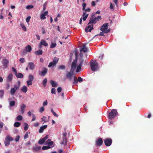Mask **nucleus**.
<instances>
[{
  "mask_svg": "<svg viewBox=\"0 0 153 153\" xmlns=\"http://www.w3.org/2000/svg\"><path fill=\"white\" fill-rule=\"evenodd\" d=\"M48 102L47 100H46L43 103V106H45L47 105Z\"/></svg>",
  "mask_w": 153,
  "mask_h": 153,
  "instance_id": "774afa93",
  "label": "nucleus"
},
{
  "mask_svg": "<svg viewBox=\"0 0 153 153\" xmlns=\"http://www.w3.org/2000/svg\"><path fill=\"white\" fill-rule=\"evenodd\" d=\"M13 79V75L12 74H10L7 76V81L8 82H10Z\"/></svg>",
  "mask_w": 153,
  "mask_h": 153,
  "instance_id": "dca6fc26",
  "label": "nucleus"
},
{
  "mask_svg": "<svg viewBox=\"0 0 153 153\" xmlns=\"http://www.w3.org/2000/svg\"><path fill=\"white\" fill-rule=\"evenodd\" d=\"M74 71H70L69 72H68L66 74V77L70 81L72 80V76L73 75Z\"/></svg>",
  "mask_w": 153,
  "mask_h": 153,
  "instance_id": "39448f33",
  "label": "nucleus"
},
{
  "mask_svg": "<svg viewBox=\"0 0 153 153\" xmlns=\"http://www.w3.org/2000/svg\"><path fill=\"white\" fill-rule=\"evenodd\" d=\"M33 7V6L32 5H28L26 6V8L27 9H30Z\"/></svg>",
  "mask_w": 153,
  "mask_h": 153,
  "instance_id": "a18cd8bd",
  "label": "nucleus"
},
{
  "mask_svg": "<svg viewBox=\"0 0 153 153\" xmlns=\"http://www.w3.org/2000/svg\"><path fill=\"white\" fill-rule=\"evenodd\" d=\"M15 102L14 101H11L10 102V105L11 107H13L15 105Z\"/></svg>",
  "mask_w": 153,
  "mask_h": 153,
  "instance_id": "37998d69",
  "label": "nucleus"
},
{
  "mask_svg": "<svg viewBox=\"0 0 153 153\" xmlns=\"http://www.w3.org/2000/svg\"><path fill=\"white\" fill-rule=\"evenodd\" d=\"M28 79L29 80L32 81L34 79L33 76L31 74H30L28 76Z\"/></svg>",
  "mask_w": 153,
  "mask_h": 153,
  "instance_id": "4c0bfd02",
  "label": "nucleus"
},
{
  "mask_svg": "<svg viewBox=\"0 0 153 153\" xmlns=\"http://www.w3.org/2000/svg\"><path fill=\"white\" fill-rule=\"evenodd\" d=\"M47 117L45 116H43L42 118V121H44L45 123L47 122L46 120Z\"/></svg>",
  "mask_w": 153,
  "mask_h": 153,
  "instance_id": "09e8293b",
  "label": "nucleus"
},
{
  "mask_svg": "<svg viewBox=\"0 0 153 153\" xmlns=\"http://www.w3.org/2000/svg\"><path fill=\"white\" fill-rule=\"evenodd\" d=\"M47 2H45L44 4H43V10H45L46 9V7L47 5Z\"/></svg>",
  "mask_w": 153,
  "mask_h": 153,
  "instance_id": "680f3d73",
  "label": "nucleus"
},
{
  "mask_svg": "<svg viewBox=\"0 0 153 153\" xmlns=\"http://www.w3.org/2000/svg\"><path fill=\"white\" fill-rule=\"evenodd\" d=\"M42 50H39L36 51L35 52V54L36 55H42Z\"/></svg>",
  "mask_w": 153,
  "mask_h": 153,
  "instance_id": "c756f323",
  "label": "nucleus"
},
{
  "mask_svg": "<svg viewBox=\"0 0 153 153\" xmlns=\"http://www.w3.org/2000/svg\"><path fill=\"white\" fill-rule=\"evenodd\" d=\"M85 44H84L83 45V47L81 51H82L83 52L85 53L87 52V48L85 47Z\"/></svg>",
  "mask_w": 153,
  "mask_h": 153,
  "instance_id": "c85d7f7f",
  "label": "nucleus"
},
{
  "mask_svg": "<svg viewBox=\"0 0 153 153\" xmlns=\"http://www.w3.org/2000/svg\"><path fill=\"white\" fill-rule=\"evenodd\" d=\"M19 86H18V85H14L13 86V88H14L16 90H17L18 89H19Z\"/></svg>",
  "mask_w": 153,
  "mask_h": 153,
  "instance_id": "052dcab7",
  "label": "nucleus"
},
{
  "mask_svg": "<svg viewBox=\"0 0 153 153\" xmlns=\"http://www.w3.org/2000/svg\"><path fill=\"white\" fill-rule=\"evenodd\" d=\"M20 138V137L19 135L17 136L15 138V140L16 142H18Z\"/></svg>",
  "mask_w": 153,
  "mask_h": 153,
  "instance_id": "49530a36",
  "label": "nucleus"
},
{
  "mask_svg": "<svg viewBox=\"0 0 153 153\" xmlns=\"http://www.w3.org/2000/svg\"><path fill=\"white\" fill-rule=\"evenodd\" d=\"M82 66L78 65L76 68V72H78L80 71L81 70V67Z\"/></svg>",
  "mask_w": 153,
  "mask_h": 153,
  "instance_id": "c9c22d12",
  "label": "nucleus"
},
{
  "mask_svg": "<svg viewBox=\"0 0 153 153\" xmlns=\"http://www.w3.org/2000/svg\"><path fill=\"white\" fill-rule=\"evenodd\" d=\"M101 19L100 16H98L95 17L94 14H92L90 18L89 21L88 23V26L85 28V31L86 32H91V31L94 29L93 24H95L100 20Z\"/></svg>",
  "mask_w": 153,
  "mask_h": 153,
  "instance_id": "f257e3e1",
  "label": "nucleus"
},
{
  "mask_svg": "<svg viewBox=\"0 0 153 153\" xmlns=\"http://www.w3.org/2000/svg\"><path fill=\"white\" fill-rule=\"evenodd\" d=\"M5 139L10 142V141H12L14 140L13 137H11L9 135L7 136L6 137Z\"/></svg>",
  "mask_w": 153,
  "mask_h": 153,
  "instance_id": "b1692460",
  "label": "nucleus"
},
{
  "mask_svg": "<svg viewBox=\"0 0 153 153\" xmlns=\"http://www.w3.org/2000/svg\"><path fill=\"white\" fill-rule=\"evenodd\" d=\"M32 115L33 116V117L31 121H34L35 120L36 118L35 117V116L34 114H33Z\"/></svg>",
  "mask_w": 153,
  "mask_h": 153,
  "instance_id": "338daca9",
  "label": "nucleus"
},
{
  "mask_svg": "<svg viewBox=\"0 0 153 153\" xmlns=\"http://www.w3.org/2000/svg\"><path fill=\"white\" fill-rule=\"evenodd\" d=\"M103 140L101 138H99L97 140L95 143L96 146H100L103 143Z\"/></svg>",
  "mask_w": 153,
  "mask_h": 153,
  "instance_id": "1a4fd4ad",
  "label": "nucleus"
},
{
  "mask_svg": "<svg viewBox=\"0 0 153 153\" xmlns=\"http://www.w3.org/2000/svg\"><path fill=\"white\" fill-rule=\"evenodd\" d=\"M108 23H107L104 24L101 26L100 30L104 33H107L110 31L109 29L108 30Z\"/></svg>",
  "mask_w": 153,
  "mask_h": 153,
  "instance_id": "f03ea898",
  "label": "nucleus"
},
{
  "mask_svg": "<svg viewBox=\"0 0 153 153\" xmlns=\"http://www.w3.org/2000/svg\"><path fill=\"white\" fill-rule=\"evenodd\" d=\"M117 110L115 109H112L109 114L108 118L112 120L117 116Z\"/></svg>",
  "mask_w": 153,
  "mask_h": 153,
  "instance_id": "7ed1b4c3",
  "label": "nucleus"
},
{
  "mask_svg": "<svg viewBox=\"0 0 153 153\" xmlns=\"http://www.w3.org/2000/svg\"><path fill=\"white\" fill-rule=\"evenodd\" d=\"M30 18H31L30 16H28L26 18V20L27 22H29Z\"/></svg>",
  "mask_w": 153,
  "mask_h": 153,
  "instance_id": "bf43d9fd",
  "label": "nucleus"
},
{
  "mask_svg": "<svg viewBox=\"0 0 153 153\" xmlns=\"http://www.w3.org/2000/svg\"><path fill=\"white\" fill-rule=\"evenodd\" d=\"M45 110L44 108L43 107H42L40 108V110H39V112H42L44 111Z\"/></svg>",
  "mask_w": 153,
  "mask_h": 153,
  "instance_id": "6e6d98bb",
  "label": "nucleus"
},
{
  "mask_svg": "<svg viewBox=\"0 0 153 153\" xmlns=\"http://www.w3.org/2000/svg\"><path fill=\"white\" fill-rule=\"evenodd\" d=\"M19 61L22 63H23L25 62V59L24 58H21L20 59Z\"/></svg>",
  "mask_w": 153,
  "mask_h": 153,
  "instance_id": "13d9d810",
  "label": "nucleus"
},
{
  "mask_svg": "<svg viewBox=\"0 0 153 153\" xmlns=\"http://www.w3.org/2000/svg\"><path fill=\"white\" fill-rule=\"evenodd\" d=\"M49 136L47 135L45 136L42 139H40L38 141V143L40 145H42L45 142V140L48 138Z\"/></svg>",
  "mask_w": 153,
  "mask_h": 153,
  "instance_id": "9b49d317",
  "label": "nucleus"
},
{
  "mask_svg": "<svg viewBox=\"0 0 153 153\" xmlns=\"http://www.w3.org/2000/svg\"><path fill=\"white\" fill-rule=\"evenodd\" d=\"M59 59L58 58L55 57H54L52 62L53 63L54 65H55L57 63Z\"/></svg>",
  "mask_w": 153,
  "mask_h": 153,
  "instance_id": "aec40b11",
  "label": "nucleus"
},
{
  "mask_svg": "<svg viewBox=\"0 0 153 153\" xmlns=\"http://www.w3.org/2000/svg\"><path fill=\"white\" fill-rule=\"evenodd\" d=\"M4 94V90H0V98H2Z\"/></svg>",
  "mask_w": 153,
  "mask_h": 153,
  "instance_id": "e433bc0d",
  "label": "nucleus"
},
{
  "mask_svg": "<svg viewBox=\"0 0 153 153\" xmlns=\"http://www.w3.org/2000/svg\"><path fill=\"white\" fill-rule=\"evenodd\" d=\"M50 83L51 84L52 86L53 87H56L57 85V84L56 83L52 80H51Z\"/></svg>",
  "mask_w": 153,
  "mask_h": 153,
  "instance_id": "bb28decb",
  "label": "nucleus"
},
{
  "mask_svg": "<svg viewBox=\"0 0 153 153\" xmlns=\"http://www.w3.org/2000/svg\"><path fill=\"white\" fill-rule=\"evenodd\" d=\"M20 25L24 31H27V28L24 24L21 23Z\"/></svg>",
  "mask_w": 153,
  "mask_h": 153,
  "instance_id": "2f4dec72",
  "label": "nucleus"
},
{
  "mask_svg": "<svg viewBox=\"0 0 153 153\" xmlns=\"http://www.w3.org/2000/svg\"><path fill=\"white\" fill-rule=\"evenodd\" d=\"M48 13V11H46L44 13L42 14L40 16V18L42 19H46L45 16L47 15Z\"/></svg>",
  "mask_w": 153,
  "mask_h": 153,
  "instance_id": "2eb2a0df",
  "label": "nucleus"
},
{
  "mask_svg": "<svg viewBox=\"0 0 153 153\" xmlns=\"http://www.w3.org/2000/svg\"><path fill=\"white\" fill-rule=\"evenodd\" d=\"M65 65H60L58 67V69L59 70H64L65 69Z\"/></svg>",
  "mask_w": 153,
  "mask_h": 153,
  "instance_id": "473e14b6",
  "label": "nucleus"
},
{
  "mask_svg": "<svg viewBox=\"0 0 153 153\" xmlns=\"http://www.w3.org/2000/svg\"><path fill=\"white\" fill-rule=\"evenodd\" d=\"M26 51L29 52H30L32 50V48L30 45H28L26 48Z\"/></svg>",
  "mask_w": 153,
  "mask_h": 153,
  "instance_id": "cd10ccee",
  "label": "nucleus"
},
{
  "mask_svg": "<svg viewBox=\"0 0 153 153\" xmlns=\"http://www.w3.org/2000/svg\"><path fill=\"white\" fill-rule=\"evenodd\" d=\"M40 42L41 43V45H42L45 46L46 47L48 45V43L44 40H41Z\"/></svg>",
  "mask_w": 153,
  "mask_h": 153,
  "instance_id": "412c9836",
  "label": "nucleus"
},
{
  "mask_svg": "<svg viewBox=\"0 0 153 153\" xmlns=\"http://www.w3.org/2000/svg\"><path fill=\"white\" fill-rule=\"evenodd\" d=\"M16 90L14 88H12L10 90V94L12 95H13L15 93Z\"/></svg>",
  "mask_w": 153,
  "mask_h": 153,
  "instance_id": "ea45409f",
  "label": "nucleus"
},
{
  "mask_svg": "<svg viewBox=\"0 0 153 153\" xmlns=\"http://www.w3.org/2000/svg\"><path fill=\"white\" fill-rule=\"evenodd\" d=\"M91 9L90 8H88L87 9H85V10H84V11H85L84 12H85V13H86V12H89L91 11Z\"/></svg>",
  "mask_w": 153,
  "mask_h": 153,
  "instance_id": "8fccbe9b",
  "label": "nucleus"
},
{
  "mask_svg": "<svg viewBox=\"0 0 153 153\" xmlns=\"http://www.w3.org/2000/svg\"><path fill=\"white\" fill-rule=\"evenodd\" d=\"M91 5L92 6L94 7L96 5L95 2L94 1H92L91 2Z\"/></svg>",
  "mask_w": 153,
  "mask_h": 153,
  "instance_id": "69168bd1",
  "label": "nucleus"
},
{
  "mask_svg": "<svg viewBox=\"0 0 153 153\" xmlns=\"http://www.w3.org/2000/svg\"><path fill=\"white\" fill-rule=\"evenodd\" d=\"M28 137V132H27L24 136V139H26Z\"/></svg>",
  "mask_w": 153,
  "mask_h": 153,
  "instance_id": "4d7b16f0",
  "label": "nucleus"
},
{
  "mask_svg": "<svg viewBox=\"0 0 153 153\" xmlns=\"http://www.w3.org/2000/svg\"><path fill=\"white\" fill-rule=\"evenodd\" d=\"M4 144L6 146H7L10 145V142L5 139L4 141Z\"/></svg>",
  "mask_w": 153,
  "mask_h": 153,
  "instance_id": "58836bf2",
  "label": "nucleus"
},
{
  "mask_svg": "<svg viewBox=\"0 0 153 153\" xmlns=\"http://www.w3.org/2000/svg\"><path fill=\"white\" fill-rule=\"evenodd\" d=\"M15 76L17 78H22L24 77L22 74L21 73H17L15 75Z\"/></svg>",
  "mask_w": 153,
  "mask_h": 153,
  "instance_id": "393cba45",
  "label": "nucleus"
},
{
  "mask_svg": "<svg viewBox=\"0 0 153 153\" xmlns=\"http://www.w3.org/2000/svg\"><path fill=\"white\" fill-rule=\"evenodd\" d=\"M12 70L13 72L15 73V75L17 73V71L16 69L14 67H12Z\"/></svg>",
  "mask_w": 153,
  "mask_h": 153,
  "instance_id": "de8ad7c7",
  "label": "nucleus"
},
{
  "mask_svg": "<svg viewBox=\"0 0 153 153\" xmlns=\"http://www.w3.org/2000/svg\"><path fill=\"white\" fill-rule=\"evenodd\" d=\"M83 81L82 79L80 77H79L77 79V77L74 76V82H73V84H77L78 82H82Z\"/></svg>",
  "mask_w": 153,
  "mask_h": 153,
  "instance_id": "423d86ee",
  "label": "nucleus"
},
{
  "mask_svg": "<svg viewBox=\"0 0 153 153\" xmlns=\"http://www.w3.org/2000/svg\"><path fill=\"white\" fill-rule=\"evenodd\" d=\"M9 61L6 59H3L2 60V64L3 66L5 68H6L7 67V65L9 63Z\"/></svg>",
  "mask_w": 153,
  "mask_h": 153,
  "instance_id": "9d476101",
  "label": "nucleus"
},
{
  "mask_svg": "<svg viewBox=\"0 0 153 153\" xmlns=\"http://www.w3.org/2000/svg\"><path fill=\"white\" fill-rule=\"evenodd\" d=\"M55 66L54 64H53V63L52 62H51L49 63V65H48V67H51L52 66Z\"/></svg>",
  "mask_w": 153,
  "mask_h": 153,
  "instance_id": "0e129e2a",
  "label": "nucleus"
},
{
  "mask_svg": "<svg viewBox=\"0 0 153 153\" xmlns=\"http://www.w3.org/2000/svg\"><path fill=\"white\" fill-rule=\"evenodd\" d=\"M47 82V78H45L43 81V84L44 87H45L46 85V83Z\"/></svg>",
  "mask_w": 153,
  "mask_h": 153,
  "instance_id": "a19ab883",
  "label": "nucleus"
},
{
  "mask_svg": "<svg viewBox=\"0 0 153 153\" xmlns=\"http://www.w3.org/2000/svg\"><path fill=\"white\" fill-rule=\"evenodd\" d=\"M86 4L85 3H83L82 4V10L83 11H84V10H85V7L86 6Z\"/></svg>",
  "mask_w": 153,
  "mask_h": 153,
  "instance_id": "603ef678",
  "label": "nucleus"
},
{
  "mask_svg": "<svg viewBox=\"0 0 153 153\" xmlns=\"http://www.w3.org/2000/svg\"><path fill=\"white\" fill-rule=\"evenodd\" d=\"M32 81L30 80H28L27 81V83L28 86L30 85H31L32 84Z\"/></svg>",
  "mask_w": 153,
  "mask_h": 153,
  "instance_id": "3c124183",
  "label": "nucleus"
},
{
  "mask_svg": "<svg viewBox=\"0 0 153 153\" xmlns=\"http://www.w3.org/2000/svg\"><path fill=\"white\" fill-rule=\"evenodd\" d=\"M51 93L52 94H56V89L54 88H52L51 90Z\"/></svg>",
  "mask_w": 153,
  "mask_h": 153,
  "instance_id": "864d4df0",
  "label": "nucleus"
},
{
  "mask_svg": "<svg viewBox=\"0 0 153 153\" xmlns=\"http://www.w3.org/2000/svg\"><path fill=\"white\" fill-rule=\"evenodd\" d=\"M40 146L37 147V146L35 147H33V150L34 152H37L41 149Z\"/></svg>",
  "mask_w": 153,
  "mask_h": 153,
  "instance_id": "5701e85b",
  "label": "nucleus"
},
{
  "mask_svg": "<svg viewBox=\"0 0 153 153\" xmlns=\"http://www.w3.org/2000/svg\"><path fill=\"white\" fill-rule=\"evenodd\" d=\"M21 124L20 123L17 122L15 123L14 124V126L15 127H18L20 126Z\"/></svg>",
  "mask_w": 153,
  "mask_h": 153,
  "instance_id": "7c9ffc66",
  "label": "nucleus"
},
{
  "mask_svg": "<svg viewBox=\"0 0 153 153\" xmlns=\"http://www.w3.org/2000/svg\"><path fill=\"white\" fill-rule=\"evenodd\" d=\"M51 147L48 146H43L42 148V149L43 150H45L46 149H50Z\"/></svg>",
  "mask_w": 153,
  "mask_h": 153,
  "instance_id": "79ce46f5",
  "label": "nucleus"
},
{
  "mask_svg": "<svg viewBox=\"0 0 153 153\" xmlns=\"http://www.w3.org/2000/svg\"><path fill=\"white\" fill-rule=\"evenodd\" d=\"M21 90L24 93H26L27 91V88L25 86H23L21 88Z\"/></svg>",
  "mask_w": 153,
  "mask_h": 153,
  "instance_id": "4be33fe9",
  "label": "nucleus"
},
{
  "mask_svg": "<svg viewBox=\"0 0 153 153\" xmlns=\"http://www.w3.org/2000/svg\"><path fill=\"white\" fill-rule=\"evenodd\" d=\"M26 108V105L24 104H22L21 106V114H23L24 113V111L25 108Z\"/></svg>",
  "mask_w": 153,
  "mask_h": 153,
  "instance_id": "6ab92c4d",
  "label": "nucleus"
},
{
  "mask_svg": "<svg viewBox=\"0 0 153 153\" xmlns=\"http://www.w3.org/2000/svg\"><path fill=\"white\" fill-rule=\"evenodd\" d=\"M22 117L21 115H18L16 118L17 121H21L22 120Z\"/></svg>",
  "mask_w": 153,
  "mask_h": 153,
  "instance_id": "c03bdc74",
  "label": "nucleus"
},
{
  "mask_svg": "<svg viewBox=\"0 0 153 153\" xmlns=\"http://www.w3.org/2000/svg\"><path fill=\"white\" fill-rule=\"evenodd\" d=\"M47 127V125H45L43 126H42V127H41L40 129L39 130V132L40 133H42L44 131V130Z\"/></svg>",
  "mask_w": 153,
  "mask_h": 153,
  "instance_id": "f3484780",
  "label": "nucleus"
},
{
  "mask_svg": "<svg viewBox=\"0 0 153 153\" xmlns=\"http://www.w3.org/2000/svg\"><path fill=\"white\" fill-rule=\"evenodd\" d=\"M112 140L109 138H106L104 140L105 145L107 146H110L112 143Z\"/></svg>",
  "mask_w": 153,
  "mask_h": 153,
  "instance_id": "6e6552de",
  "label": "nucleus"
},
{
  "mask_svg": "<svg viewBox=\"0 0 153 153\" xmlns=\"http://www.w3.org/2000/svg\"><path fill=\"white\" fill-rule=\"evenodd\" d=\"M79 65H80L81 66H82L84 62V60L83 59L82 56H80L79 59Z\"/></svg>",
  "mask_w": 153,
  "mask_h": 153,
  "instance_id": "ddd939ff",
  "label": "nucleus"
},
{
  "mask_svg": "<svg viewBox=\"0 0 153 153\" xmlns=\"http://www.w3.org/2000/svg\"><path fill=\"white\" fill-rule=\"evenodd\" d=\"M89 14H86V13H85V12H84L82 16V20L84 21H85L87 17H88V15Z\"/></svg>",
  "mask_w": 153,
  "mask_h": 153,
  "instance_id": "a211bd4d",
  "label": "nucleus"
},
{
  "mask_svg": "<svg viewBox=\"0 0 153 153\" xmlns=\"http://www.w3.org/2000/svg\"><path fill=\"white\" fill-rule=\"evenodd\" d=\"M47 143L48 144V146H49L50 147L51 146H52L53 144V141H51Z\"/></svg>",
  "mask_w": 153,
  "mask_h": 153,
  "instance_id": "5fc2aeb1",
  "label": "nucleus"
},
{
  "mask_svg": "<svg viewBox=\"0 0 153 153\" xmlns=\"http://www.w3.org/2000/svg\"><path fill=\"white\" fill-rule=\"evenodd\" d=\"M28 66L31 70H33L35 67L34 64L32 62H30L28 64Z\"/></svg>",
  "mask_w": 153,
  "mask_h": 153,
  "instance_id": "4468645a",
  "label": "nucleus"
},
{
  "mask_svg": "<svg viewBox=\"0 0 153 153\" xmlns=\"http://www.w3.org/2000/svg\"><path fill=\"white\" fill-rule=\"evenodd\" d=\"M91 70L93 71H95L98 70V64L96 61H93L90 63Z\"/></svg>",
  "mask_w": 153,
  "mask_h": 153,
  "instance_id": "20e7f679",
  "label": "nucleus"
},
{
  "mask_svg": "<svg viewBox=\"0 0 153 153\" xmlns=\"http://www.w3.org/2000/svg\"><path fill=\"white\" fill-rule=\"evenodd\" d=\"M57 91L58 93L62 91V88L61 87L58 88Z\"/></svg>",
  "mask_w": 153,
  "mask_h": 153,
  "instance_id": "e2e57ef3",
  "label": "nucleus"
},
{
  "mask_svg": "<svg viewBox=\"0 0 153 153\" xmlns=\"http://www.w3.org/2000/svg\"><path fill=\"white\" fill-rule=\"evenodd\" d=\"M63 141L61 143V144H64L66 145L67 144V139L65 137H63Z\"/></svg>",
  "mask_w": 153,
  "mask_h": 153,
  "instance_id": "a878e982",
  "label": "nucleus"
},
{
  "mask_svg": "<svg viewBox=\"0 0 153 153\" xmlns=\"http://www.w3.org/2000/svg\"><path fill=\"white\" fill-rule=\"evenodd\" d=\"M43 71H39V74L41 76H44L48 72V69L46 68H43Z\"/></svg>",
  "mask_w": 153,
  "mask_h": 153,
  "instance_id": "f8f14e48",
  "label": "nucleus"
},
{
  "mask_svg": "<svg viewBox=\"0 0 153 153\" xmlns=\"http://www.w3.org/2000/svg\"><path fill=\"white\" fill-rule=\"evenodd\" d=\"M77 62V59H75L72 63V64L71 65V71H73L74 72V71L76 69V63Z\"/></svg>",
  "mask_w": 153,
  "mask_h": 153,
  "instance_id": "0eeeda50",
  "label": "nucleus"
},
{
  "mask_svg": "<svg viewBox=\"0 0 153 153\" xmlns=\"http://www.w3.org/2000/svg\"><path fill=\"white\" fill-rule=\"evenodd\" d=\"M56 46V43H53L51 42L50 45V48H53L55 47Z\"/></svg>",
  "mask_w": 153,
  "mask_h": 153,
  "instance_id": "72a5a7b5",
  "label": "nucleus"
},
{
  "mask_svg": "<svg viewBox=\"0 0 153 153\" xmlns=\"http://www.w3.org/2000/svg\"><path fill=\"white\" fill-rule=\"evenodd\" d=\"M24 130L25 131H27L28 129L29 128L28 124L27 123H25L24 124Z\"/></svg>",
  "mask_w": 153,
  "mask_h": 153,
  "instance_id": "f704fd0d",
  "label": "nucleus"
}]
</instances>
